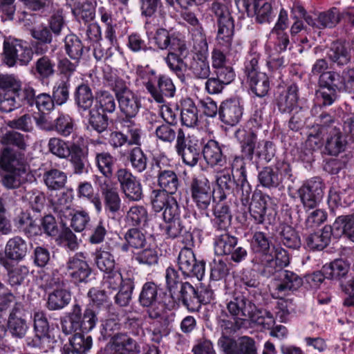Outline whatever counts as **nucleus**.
Returning a JSON list of instances; mask_svg holds the SVG:
<instances>
[{"mask_svg":"<svg viewBox=\"0 0 354 354\" xmlns=\"http://www.w3.org/2000/svg\"><path fill=\"white\" fill-rule=\"evenodd\" d=\"M203 154L205 161L211 167L223 166L225 162L221 146L214 140H210L205 144Z\"/></svg>","mask_w":354,"mask_h":354,"instance_id":"obj_45","label":"nucleus"},{"mask_svg":"<svg viewBox=\"0 0 354 354\" xmlns=\"http://www.w3.org/2000/svg\"><path fill=\"white\" fill-rule=\"evenodd\" d=\"M210 11L216 23V39L218 44L226 48L230 47L234 33V21L228 7L222 3L214 1L212 3Z\"/></svg>","mask_w":354,"mask_h":354,"instance_id":"obj_7","label":"nucleus"},{"mask_svg":"<svg viewBox=\"0 0 354 354\" xmlns=\"http://www.w3.org/2000/svg\"><path fill=\"white\" fill-rule=\"evenodd\" d=\"M189 217V216L185 214L183 217L165 221L163 229L167 237L171 239L182 237L183 243L186 245H192L193 236Z\"/></svg>","mask_w":354,"mask_h":354,"instance_id":"obj_19","label":"nucleus"},{"mask_svg":"<svg viewBox=\"0 0 354 354\" xmlns=\"http://www.w3.org/2000/svg\"><path fill=\"white\" fill-rule=\"evenodd\" d=\"M134 286V278L132 274H128L123 286L115 296V302L120 306H128L131 299Z\"/></svg>","mask_w":354,"mask_h":354,"instance_id":"obj_59","label":"nucleus"},{"mask_svg":"<svg viewBox=\"0 0 354 354\" xmlns=\"http://www.w3.org/2000/svg\"><path fill=\"white\" fill-rule=\"evenodd\" d=\"M235 3L240 11L254 15L259 24H270L277 14L272 3L266 0H235Z\"/></svg>","mask_w":354,"mask_h":354,"instance_id":"obj_12","label":"nucleus"},{"mask_svg":"<svg viewBox=\"0 0 354 354\" xmlns=\"http://www.w3.org/2000/svg\"><path fill=\"white\" fill-rule=\"evenodd\" d=\"M62 329L66 335L71 334L81 327V308L79 304L73 306L71 311L61 320Z\"/></svg>","mask_w":354,"mask_h":354,"instance_id":"obj_47","label":"nucleus"},{"mask_svg":"<svg viewBox=\"0 0 354 354\" xmlns=\"http://www.w3.org/2000/svg\"><path fill=\"white\" fill-rule=\"evenodd\" d=\"M299 87L295 84L278 91L274 96V104L281 113H292L301 107L299 103Z\"/></svg>","mask_w":354,"mask_h":354,"instance_id":"obj_21","label":"nucleus"},{"mask_svg":"<svg viewBox=\"0 0 354 354\" xmlns=\"http://www.w3.org/2000/svg\"><path fill=\"white\" fill-rule=\"evenodd\" d=\"M88 140L79 136L73 142L65 141L59 138H50L48 142V151L54 156L71 161L75 174H81L85 171L88 149Z\"/></svg>","mask_w":354,"mask_h":354,"instance_id":"obj_4","label":"nucleus"},{"mask_svg":"<svg viewBox=\"0 0 354 354\" xmlns=\"http://www.w3.org/2000/svg\"><path fill=\"white\" fill-rule=\"evenodd\" d=\"M32 50L28 42L21 39H9L3 43V61L9 67L26 66L32 58Z\"/></svg>","mask_w":354,"mask_h":354,"instance_id":"obj_8","label":"nucleus"},{"mask_svg":"<svg viewBox=\"0 0 354 354\" xmlns=\"http://www.w3.org/2000/svg\"><path fill=\"white\" fill-rule=\"evenodd\" d=\"M27 249L26 241L19 236H15L7 242L5 254L10 259L21 260L26 256Z\"/></svg>","mask_w":354,"mask_h":354,"instance_id":"obj_52","label":"nucleus"},{"mask_svg":"<svg viewBox=\"0 0 354 354\" xmlns=\"http://www.w3.org/2000/svg\"><path fill=\"white\" fill-rule=\"evenodd\" d=\"M136 352V342L127 335L121 334L114 336L105 354H135Z\"/></svg>","mask_w":354,"mask_h":354,"instance_id":"obj_38","label":"nucleus"},{"mask_svg":"<svg viewBox=\"0 0 354 354\" xmlns=\"http://www.w3.org/2000/svg\"><path fill=\"white\" fill-rule=\"evenodd\" d=\"M226 306L228 313L222 310L218 315V323L223 335H230L241 328L243 322L251 320L257 311L252 301L243 294L235 293Z\"/></svg>","mask_w":354,"mask_h":354,"instance_id":"obj_2","label":"nucleus"},{"mask_svg":"<svg viewBox=\"0 0 354 354\" xmlns=\"http://www.w3.org/2000/svg\"><path fill=\"white\" fill-rule=\"evenodd\" d=\"M324 183L319 177L305 181L299 188L297 193L305 208H315L324 196Z\"/></svg>","mask_w":354,"mask_h":354,"instance_id":"obj_15","label":"nucleus"},{"mask_svg":"<svg viewBox=\"0 0 354 354\" xmlns=\"http://www.w3.org/2000/svg\"><path fill=\"white\" fill-rule=\"evenodd\" d=\"M156 93L160 95V99H158L155 95H151L153 100L158 103H163L165 97H172L176 93V87L172 80L166 75H159L156 84H155Z\"/></svg>","mask_w":354,"mask_h":354,"instance_id":"obj_48","label":"nucleus"},{"mask_svg":"<svg viewBox=\"0 0 354 354\" xmlns=\"http://www.w3.org/2000/svg\"><path fill=\"white\" fill-rule=\"evenodd\" d=\"M333 236L330 225H326L322 230L304 234V247L312 251H321L330 242Z\"/></svg>","mask_w":354,"mask_h":354,"instance_id":"obj_31","label":"nucleus"},{"mask_svg":"<svg viewBox=\"0 0 354 354\" xmlns=\"http://www.w3.org/2000/svg\"><path fill=\"white\" fill-rule=\"evenodd\" d=\"M190 194L192 201L198 209L209 217L207 212L213 198V192L209 181L204 176L193 178L190 183Z\"/></svg>","mask_w":354,"mask_h":354,"instance_id":"obj_13","label":"nucleus"},{"mask_svg":"<svg viewBox=\"0 0 354 354\" xmlns=\"http://www.w3.org/2000/svg\"><path fill=\"white\" fill-rule=\"evenodd\" d=\"M181 17L188 24L189 32L192 36L194 44L207 42L203 26L194 12H183Z\"/></svg>","mask_w":354,"mask_h":354,"instance_id":"obj_41","label":"nucleus"},{"mask_svg":"<svg viewBox=\"0 0 354 354\" xmlns=\"http://www.w3.org/2000/svg\"><path fill=\"white\" fill-rule=\"evenodd\" d=\"M0 167L5 171L1 174V183L7 189H17L33 178L24 153L9 148L0 152Z\"/></svg>","mask_w":354,"mask_h":354,"instance_id":"obj_3","label":"nucleus"},{"mask_svg":"<svg viewBox=\"0 0 354 354\" xmlns=\"http://www.w3.org/2000/svg\"><path fill=\"white\" fill-rule=\"evenodd\" d=\"M115 94L118 102L119 109L123 115L120 118H134L141 107L139 96L127 86H122L121 84L117 86Z\"/></svg>","mask_w":354,"mask_h":354,"instance_id":"obj_18","label":"nucleus"},{"mask_svg":"<svg viewBox=\"0 0 354 354\" xmlns=\"http://www.w3.org/2000/svg\"><path fill=\"white\" fill-rule=\"evenodd\" d=\"M176 297L189 311H197L201 307L199 295L193 286L188 282L181 284L180 290Z\"/></svg>","mask_w":354,"mask_h":354,"instance_id":"obj_39","label":"nucleus"},{"mask_svg":"<svg viewBox=\"0 0 354 354\" xmlns=\"http://www.w3.org/2000/svg\"><path fill=\"white\" fill-rule=\"evenodd\" d=\"M251 248L255 254L252 259L254 266L266 277L274 275L277 270L290 263L288 251L279 245L273 244L272 237L263 232L254 233Z\"/></svg>","mask_w":354,"mask_h":354,"instance_id":"obj_1","label":"nucleus"},{"mask_svg":"<svg viewBox=\"0 0 354 354\" xmlns=\"http://www.w3.org/2000/svg\"><path fill=\"white\" fill-rule=\"evenodd\" d=\"M74 98L80 111H88L93 103V95L88 85L81 84L75 91Z\"/></svg>","mask_w":354,"mask_h":354,"instance_id":"obj_54","label":"nucleus"},{"mask_svg":"<svg viewBox=\"0 0 354 354\" xmlns=\"http://www.w3.org/2000/svg\"><path fill=\"white\" fill-rule=\"evenodd\" d=\"M149 131H153V133L157 140L165 143H172L177 139L178 131H176L171 124H164L158 122L150 123L147 126Z\"/></svg>","mask_w":354,"mask_h":354,"instance_id":"obj_44","label":"nucleus"},{"mask_svg":"<svg viewBox=\"0 0 354 354\" xmlns=\"http://www.w3.org/2000/svg\"><path fill=\"white\" fill-rule=\"evenodd\" d=\"M317 126V131L315 133L314 129L309 134L307 142L312 145L314 143L316 146L319 147L322 144L323 136L329 133L335 125V121L333 116L326 113H321L316 119Z\"/></svg>","mask_w":354,"mask_h":354,"instance_id":"obj_33","label":"nucleus"},{"mask_svg":"<svg viewBox=\"0 0 354 354\" xmlns=\"http://www.w3.org/2000/svg\"><path fill=\"white\" fill-rule=\"evenodd\" d=\"M187 246L179 252L177 259L178 269L185 279L195 277L201 281L205 275V263L197 261L194 252Z\"/></svg>","mask_w":354,"mask_h":354,"instance_id":"obj_14","label":"nucleus"},{"mask_svg":"<svg viewBox=\"0 0 354 354\" xmlns=\"http://www.w3.org/2000/svg\"><path fill=\"white\" fill-rule=\"evenodd\" d=\"M261 54L257 48L252 46L244 62L243 72L250 89L256 96H266L270 90V82L264 73L259 72V61Z\"/></svg>","mask_w":354,"mask_h":354,"instance_id":"obj_6","label":"nucleus"},{"mask_svg":"<svg viewBox=\"0 0 354 354\" xmlns=\"http://www.w3.org/2000/svg\"><path fill=\"white\" fill-rule=\"evenodd\" d=\"M238 179L235 180L230 169H223L217 173L216 183L219 189L223 191V194H230L236 186L237 192H241L240 186L237 185Z\"/></svg>","mask_w":354,"mask_h":354,"instance_id":"obj_57","label":"nucleus"},{"mask_svg":"<svg viewBox=\"0 0 354 354\" xmlns=\"http://www.w3.org/2000/svg\"><path fill=\"white\" fill-rule=\"evenodd\" d=\"M136 76L137 84L142 85L151 95H155L158 99H160L155 88L158 75H156L154 70L148 66H138L136 69Z\"/></svg>","mask_w":354,"mask_h":354,"instance_id":"obj_42","label":"nucleus"},{"mask_svg":"<svg viewBox=\"0 0 354 354\" xmlns=\"http://www.w3.org/2000/svg\"><path fill=\"white\" fill-rule=\"evenodd\" d=\"M168 50L169 53L165 57V61L169 69L179 75L182 73L183 60L189 53L185 41L180 43Z\"/></svg>","mask_w":354,"mask_h":354,"instance_id":"obj_36","label":"nucleus"},{"mask_svg":"<svg viewBox=\"0 0 354 354\" xmlns=\"http://www.w3.org/2000/svg\"><path fill=\"white\" fill-rule=\"evenodd\" d=\"M64 50L71 59L79 61L83 53L84 46L77 35L70 34L64 38Z\"/></svg>","mask_w":354,"mask_h":354,"instance_id":"obj_58","label":"nucleus"},{"mask_svg":"<svg viewBox=\"0 0 354 354\" xmlns=\"http://www.w3.org/2000/svg\"><path fill=\"white\" fill-rule=\"evenodd\" d=\"M95 106L97 111L102 113H113L116 109V102L115 97L110 92L106 91H99L95 97Z\"/></svg>","mask_w":354,"mask_h":354,"instance_id":"obj_60","label":"nucleus"},{"mask_svg":"<svg viewBox=\"0 0 354 354\" xmlns=\"http://www.w3.org/2000/svg\"><path fill=\"white\" fill-rule=\"evenodd\" d=\"M243 110V106L238 99L227 100L223 102L219 106V118L227 125H236L242 118Z\"/></svg>","mask_w":354,"mask_h":354,"instance_id":"obj_30","label":"nucleus"},{"mask_svg":"<svg viewBox=\"0 0 354 354\" xmlns=\"http://www.w3.org/2000/svg\"><path fill=\"white\" fill-rule=\"evenodd\" d=\"M152 39L160 50H169L184 41L174 35H171L165 28H157Z\"/></svg>","mask_w":354,"mask_h":354,"instance_id":"obj_51","label":"nucleus"},{"mask_svg":"<svg viewBox=\"0 0 354 354\" xmlns=\"http://www.w3.org/2000/svg\"><path fill=\"white\" fill-rule=\"evenodd\" d=\"M21 97L23 104L30 107L34 106L39 111H50L54 108V101L49 94L42 93L36 94L35 90L30 85H26L20 91L18 98Z\"/></svg>","mask_w":354,"mask_h":354,"instance_id":"obj_23","label":"nucleus"},{"mask_svg":"<svg viewBox=\"0 0 354 354\" xmlns=\"http://www.w3.org/2000/svg\"><path fill=\"white\" fill-rule=\"evenodd\" d=\"M331 228L335 238L346 235L354 242V213L351 215L338 216Z\"/></svg>","mask_w":354,"mask_h":354,"instance_id":"obj_43","label":"nucleus"},{"mask_svg":"<svg viewBox=\"0 0 354 354\" xmlns=\"http://www.w3.org/2000/svg\"><path fill=\"white\" fill-rule=\"evenodd\" d=\"M74 120L68 114L59 113L54 120L50 129L63 137L69 136L74 129Z\"/></svg>","mask_w":354,"mask_h":354,"instance_id":"obj_61","label":"nucleus"},{"mask_svg":"<svg viewBox=\"0 0 354 354\" xmlns=\"http://www.w3.org/2000/svg\"><path fill=\"white\" fill-rule=\"evenodd\" d=\"M65 274L74 283L87 282L91 274V268L86 261V254L77 252L70 257L63 266Z\"/></svg>","mask_w":354,"mask_h":354,"instance_id":"obj_17","label":"nucleus"},{"mask_svg":"<svg viewBox=\"0 0 354 354\" xmlns=\"http://www.w3.org/2000/svg\"><path fill=\"white\" fill-rule=\"evenodd\" d=\"M286 266L276 271L279 273L280 283L277 285L272 295L274 297H281L288 294L289 291L297 290L303 283L302 279L296 273L283 270Z\"/></svg>","mask_w":354,"mask_h":354,"instance_id":"obj_26","label":"nucleus"},{"mask_svg":"<svg viewBox=\"0 0 354 354\" xmlns=\"http://www.w3.org/2000/svg\"><path fill=\"white\" fill-rule=\"evenodd\" d=\"M215 254L218 256L230 255L231 259L239 263L247 257V250L242 247H236L238 239L226 231H221L214 239Z\"/></svg>","mask_w":354,"mask_h":354,"instance_id":"obj_11","label":"nucleus"},{"mask_svg":"<svg viewBox=\"0 0 354 354\" xmlns=\"http://www.w3.org/2000/svg\"><path fill=\"white\" fill-rule=\"evenodd\" d=\"M181 124L187 127H194L198 122V111L191 99L184 100L180 111Z\"/></svg>","mask_w":354,"mask_h":354,"instance_id":"obj_55","label":"nucleus"},{"mask_svg":"<svg viewBox=\"0 0 354 354\" xmlns=\"http://www.w3.org/2000/svg\"><path fill=\"white\" fill-rule=\"evenodd\" d=\"M328 133L326 149L330 155L337 156L344 150L346 144V139L342 134L340 129L337 127H335Z\"/></svg>","mask_w":354,"mask_h":354,"instance_id":"obj_49","label":"nucleus"},{"mask_svg":"<svg viewBox=\"0 0 354 354\" xmlns=\"http://www.w3.org/2000/svg\"><path fill=\"white\" fill-rule=\"evenodd\" d=\"M159 287L153 281L145 283L139 295L138 301L141 306L148 308L147 313L151 319L161 318L165 310V304L158 292Z\"/></svg>","mask_w":354,"mask_h":354,"instance_id":"obj_9","label":"nucleus"},{"mask_svg":"<svg viewBox=\"0 0 354 354\" xmlns=\"http://www.w3.org/2000/svg\"><path fill=\"white\" fill-rule=\"evenodd\" d=\"M220 198V201L214 206V218L211 220L213 227L218 232L227 231L232 218L230 206L225 201V194H221Z\"/></svg>","mask_w":354,"mask_h":354,"instance_id":"obj_28","label":"nucleus"},{"mask_svg":"<svg viewBox=\"0 0 354 354\" xmlns=\"http://www.w3.org/2000/svg\"><path fill=\"white\" fill-rule=\"evenodd\" d=\"M270 198L261 192L252 194L249 212L250 219L257 225L263 224L266 221L268 202Z\"/></svg>","mask_w":354,"mask_h":354,"instance_id":"obj_34","label":"nucleus"},{"mask_svg":"<svg viewBox=\"0 0 354 354\" xmlns=\"http://www.w3.org/2000/svg\"><path fill=\"white\" fill-rule=\"evenodd\" d=\"M8 328L14 337L22 338L25 336L28 325L26 322V312L21 304H16L10 313Z\"/></svg>","mask_w":354,"mask_h":354,"instance_id":"obj_29","label":"nucleus"},{"mask_svg":"<svg viewBox=\"0 0 354 354\" xmlns=\"http://www.w3.org/2000/svg\"><path fill=\"white\" fill-rule=\"evenodd\" d=\"M194 55L190 63L189 70L197 79H207L210 75V66L207 59V42L194 44Z\"/></svg>","mask_w":354,"mask_h":354,"instance_id":"obj_22","label":"nucleus"},{"mask_svg":"<svg viewBox=\"0 0 354 354\" xmlns=\"http://www.w3.org/2000/svg\"><path fill=\"white\" fill-rule=\"evenodd\" d=\"M156 166L158 167L157 178L160 190L170 195L176 194L180 185V180L175 171L162 167L159 161L156 162Z\"/></svg>","mask_w":354,"mask_h":354,"instance_id":"obj_35","label":"nucleus"},{"mask_svg":"<svg viewBox=\"0 0 354 354\" xmlns=\"http://www.w3.org/2000/svg\"><path fill=\"white\" fill-rule=\"evenodd\" d=\"M95 165L100 172L107 178H111L115 170L117 158L109 152L96 153Z\"/></svg>","mask_w":354,"mask_h":354,"instance_id":"obj_46","label":"nucleus"},{"mask_svg":"<svg viewBox=\"0 0 354 354\" xmlns=\"http://www.w3.org/2000/svg\"><path fill=\"white\" fill-rule=\"evenodd\" d=\"M117 124L124 133V136L127 138L128 145H141L143 131L140 124L136 123L133 118H118Z\"/></svg>","mask_w":354,"mask_h":354,"instance_id":"obj_37","label":"nucleus"},{"mask_svg":"<svg viewBox=\"0 0 354 354\" xmlns=\"http://www.w3.org/2000/svg\"><path fill=\"white\" fill-rule=\"evenodd\" d=\"M252 121H250L243 128H239L235 132V138L239 141L242 153L248 160H252L254 154L257 141V134L250 126Z\"/></svg>","mask_w":354,"mask_h":354,"instance_id":"obj_27","label":"nucleus"},{"mask_svg":"<svg viewBox=\"0 0 354 354\" xmlns=\"http://www.w3.org/2000/svg\"><path fill=\"white\" fill-rule=\"evenodd\" d=\"M127 277H124L117 270H113L104 273L101 281V288L109 295L119 290L123 286L124 279Z\"/></svg>","mask_w":354,"mask_h":354,"instance_id":"obj_50","label":"nucleus"},{"mask_svg":"<svg viewBox=\"0 0 354 354\" xmlns=\"http://www.w3.org/2000/svg\"><path fill=\"white\" fill-rule=\"evenodd\" d=\"M95 183L103 196L106 214L114 217L120 211L122 202L117 187L110 180L101 176H95Z\"/></svg>","mask_w":354,"mask_h":354,"instance_id":"obj_16","label":"nucleus"},{"mask_svg":"<svg viewBox=\"0 0 354 354\" xmlns=\"http://www.w3.org/2000/svg\"><path fill=\"white\" fill-rule=\"evenodd\" d=\"M297 179L290 165L283 160H277L274 165L264 167L258 174L259 183L268 189H277L287 185L292 186Z\"/></svg>","mask_w":354,"mask_h":354,"instance_id":"obj_5","label":"nucleus"},{"mask_svg":"<svg viewBox=\"0 0 354 354\" xmlns=\"http://www.w3.org/2000/svg\"><path fill=\"white\" fill-rule=\"evenodd\" d=\"M71 347L81 354L86 353L92 347L93 339L86 332L76 333L69 339Z\"/></svg>","mask_w":354,"mask_h":354,"instance_id":"obj_64","label":"nucleus"},{"mask_svg":"<svg viewBox=\"0 0 354 354\" xmlns=\"http://www.w3.org/2000/svg\"><path fill=\"white\" fill-rule=\"evenodd\" d=\"M349 270V264L342 259H335L328 265L323 266V272L326 279H342Z\"/></svg>","mask_w":354,"mask_h":354,"instance_id":"obj_53","label":"nucleus"},{"mask_svg":"<svg viewBox=\"0 0 354 354\" xmlns=\"http://www.w3.org/2000/svg\"><path fill=\"white\" fill-rule=\"evenodd\" d=\"M328 204L331 210L338 207H347L354 202V188L333 183L328 195Z\"/></svg>","mask_w":354,"mask_h":354,"instance_id":"obj_25","label":"nucleus"},{"mask_svg":"<svg viewBox=\"0 0 354 354\" xmlns=\"http://www.w3.org/2000/svg\"><path fill=\"white\" fill-rule=\"evenodd\" d=\"M95 263L97 268L106 273L115 270V261L113 255L102 248H97L93 252Z\"/></svg>","mask_w":354,"mask_h":354,"instance_id":"obj_56","label":"nucleus"},{"mask_svg":"<svg viewBox=\"0 0 354 354\" xmlns=\"http://www.w3.org/2000/svg\"><path fill=\"white\" fill-rule=\"evenodd\" d=\"M328 55L333 62L339 66L346 64L351 59L350 54L344 45L339 41L333 43Z\"/></svg>","mask_w":354,"mask_h":354,"instance_id":"obj_63","label":"nucleus"},{"mask_svg":"<svg viewBox=\"0 0 354 354\" xmlns=\"http://www.w3.org/2000/svg\"><path fill=\"white\" fill-rule=\"evenodd\" d=\"M116 178L121 190L127 198L131 201H138L143 196L140 180L127 169L121 168L116 171Z\"/></svg>","mask_w":354,"mask_h":354,"instance_id":"obj_20","label":"nucleus"},{"mask_svg":"<svg viewBox=\"0 0 354 354\" xmlns=\"http://www.w3.org/2000/svg\"><path fill=\"white\" fill-rule=\"evenodd\" d=\"M71 300V294L69 290L57 287L48 292L46 306L49 310H59L68 306Z\"/></svg>","mask_w":354,"mask_h":354,"instance_id":"obj_40","label":"nucleus"},{"mask_svg":"<svg viewBox=\"0 0 354 354\" xmlns=\"http://www.w3.org/2000/svg\"><path fill=\"white\" fill-rule=\"evenodd\" d=\"M232 172L234 170L239 172L237 185L241 189V201L243 205L246 206L249 203L250 196L252 192V187L247 180L246 169L243 156H235L231 164Z\"/></svg>","mask_w":354,"mask_h":354,"instance_id":"obj_32","label":"nucleus"},{"mask_svg":"<svg viewBox=\"0 0 354 354\" xmlns=\"http://www.w3.org/2000/svg\"><path fill=\"white\" fill-rule=\"evenodd\" d=\"M32 319L35 335L33 337L26 339L27 346L32 348H39L44 351L52 349L54 347L55 341L48 334L49 324L46 313L42 310L35 311Z\"/></svg>","mask_w":354,"mask_h":354,"instance_id":"obj_10","label":"nucleus"},{"mask_svg":"<svg viewBox=\"0 0 354 354\" xmlns=\"http://www.w3.org/2000/svg\"><path fill=\"white\" fill-rule=\"evenodd\" d=\"M0 261L8 270V281L9 284L12 286L20 285L29 274V269L27 266L18 265L10 269L6 260L1 259Z\"/></svg>","mask_w":354,"mask_h":354,"instance_id":"obj_62","label":"nucleus"},{"mask_svg":"<svg viewBox=\"0 0 354 354\" xmlns=\"http://www.w3.org/2000/svg\"><path fill=\"white\" fill-rule=\"evenodd\" d=\"M223 335L219 339L224 354H257L254 341L247 336H243L237 341Z\"/></svg>","mask_w":354,"mask_h":354,"instance_id":"obj_24","label":"nucleus"}]
</instances>
